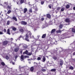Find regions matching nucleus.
Here are the masks:
<instances>
[{
	"label": "nucleus",
	"instance_id": "1",
	"mask_svg": "<svg viewBox=\"0 0 75 75\" xmlns=\"http://www.w3.org/2000/svg\"><path fill=\"white\" fill-rule=\"evenodd\" d=\"M31 35V33L30 31L28 32L27 34H26L25 36H24L23 37L21 35L18 38L19 39H20L21 38H23V40H26L27 41H28V42H30V40L29 39H28V38H29V37H30V38H32L33 37Z\"/></svg>",
	"mask_w": 75,
	"mask_h": 75
},
{
	"label": "nucleus",
	"instance_id": "2",
	"mask_svg": "<svg viewBox=\"0 0 75 75\" xmlns=\"http://www.w3.org/2000/svg\"><path fill=\"white\" fill-rule=\"evenodd\" d=\"M4 8H7V9H9V10H11V5L9 6V5H8L7 7L6 5L4 6Z\"/></svg>",
	"mask_w": 75,
	"mask_h": 75
},
{
	"label": "nucleus",
	"instance_id": "3",
	"mask_svg": "<svg viewBox=\"0 0 75 75\" xmlns=\"http://www.w3.org/2000/svg\"><path fill=\"white\" fill-rule=\"evenodd\" d=\"M8 41L5 40L3 42L2 44L4 46H6L8 44Z\"/></svg>",
	"mask_w": 75,
	"mask_h": 75
},
{
	"label": "nucleus",
	"instance_id": "4",
	"mask_svg": "<svg viewBox=\"0 0 75 75\" xmlns=\"http://www.w3.org/2000/svg\"><path fill=\"white\" fill-rule=\"evenodd\" d=\"M65 21L66 23H69L71 22V21L70 19L69 18H66L65 20Z\"/></svg>",
	"mask_w": 75,
	"mask_h": 75
},
{
	"label": "nucleus",
	"instance_id": "5",
	"mask_svg": "<svg viewBox=\"0 0 75 75\" xmlns=\"http://www.w3.org/2000/svg\"><path fill=\"white\" fill-rule=\"evenodd\" d=\"M21 24L22 25H27V23L25 21H22L21 22Z\"/></svg>",
	"mask_w": 75,
	"mask_h": 75
},
{
	"label": "nucleus",
	"instance_id": "6",
	"mask_svg": "<svg viewBox=\"0 0 75 75\" xmlns=\"http://www.w3.org/2000/svg\"><path fill=\"white\" fill-rule=\"evenodd\" d=\"M46 17L47 18H49L50 19L51 18V15L50 14H47L46 15Z\"/></svg>",
	"mask_w": 75,
	"mask_h": 75
},
{
	"label": "nucleus",
	"instance_id": "7",
	"mask_svg": "<svg viewBox=\"0 0 75 75\" xmlns=\"http://www.w3.org/2000/svg\"><path fill=\"white\" fill-rule=\"evenodd\" d=\"M11 20H15L16 21H17V18L13 16L12 17V18H11Z\"/></svg>",
	"mask_w": 75,
	"mask_h": 75
},
{
	"label": "nucleus",
	"instance_id": "8",
	"mask_svg": "<svg viewBox=\"0 0 75 75\" xmlns=\"http://www.w3.org/2000/svg\"><path fill=\"white\" fill-rule=\"evenodd\" d=\"M19 31L20 32L22 33H23L24 32V30L23 28H21L19 29Z\"/></svg>",
	"mask_w": 75,
	"mask_h": 75
},
{
	"label": "nucleus",
	"instance_id": "9",
	"mask_svg": "<svg viewBox=\"0 0 75 75\" xmlns=\"http://www.w3.org/2000/svg\"><path fill=\"white\" fill-rule=\"evenodd\" d=\"M12 30L13 31H16V30H17V28H15L14 26H12Z\"/></svg>",
	"mask_w": 75,
	"mask_h": 75
},
{
	"label": "nucleus",
	"instance_id": "10",
	"mask_svg": "<svg viewBox=\"0 0 75 75\" xmlns=\"http://www.w3.org/2000/svg\"><path fill=\"white\" fill-rule=\"evenodd\" d=\"M19 50V49H18V48L16 47L15 48L14 51L15 52H18V51Z\"/></svg>",
	"mask_w": 75,
	"mask_h": 75
},
{
	"label": "nucleus",
	"instance_id": "11",
	"mask_svg": "<svg viewBox=\"0 0 75 75\" xmlns=\"http://www.w3.org/2000/svg\"><path fill=\"white\" fill-rule=\"evenodd\" d=\"M56 31V29H52L51 31V33H54Z\"/></svg>",
	"mask_w": 75,
	"mask_h": 75
},
{
	"label": "nucleus",
	"instance_id": "12",
	"mask_svg": "<svg viewBox=\"0 0 75 75\" xmlns=\"http://www.w3.org/2000/svg\"><path fill=\"white\" fill-rule=\"evenodd\" d=\"M46 37V34H44L42 36V38H45Z\"/></svg>",
	"mask_w": 75,
	"mask_h": 75
},
{
	"label": "nucleus",
	"instance_id": "13",
	"mask_svg": "<svg viewBox=\"0 0 75 75\" xmlns=\"http://www.w3.org/2000/svg\"><path fill=\"white\" fill-rule=\"evenodd\" d=\"M70 7V6L69 4H67L66 6V8L67 9L69 8Z\"/></svg>",
	"mask_w": 75,
	"mask_h": 75
},
{
	"label": "nucleus",
	"instance_id": "14",
	"mask_svg": "<svg viewBox=\"0 0 75 75\" xmlns=\"http://www.w3.org/2000/svg\"><path fill=\"white\" fill-rule=\"evenodd\" d=\"M24 10L23 11L24 13H26V12L27 11V8H25L24 9Z\"/></svg>",
	"mask_w": 75,
	"mask_h": 75
},
{
	"label": "nucleus",
	"instance_id": "15",
	"mask_svg": "<svg viewBox=\"0 0 75 75\" xmlns=\"http://www.w3.org/2000/svg\"><path fill=\"white\" fill-rule=\"evenodd\" d=\"M28 53V50H26L25 51V52H23V54H26V55H27Z\"/></svg>",
	"mask_w": 75,
	"mask_h": 75
},
{
	"label": "nucleus",
	"instance_id": "16",
	"mask_svg": "<svg viewBox=\"0 0 75 75\" xmlns=\"http://www.w3.org/2000/svg\"><path fill=\"white\" fill-rule=\"evenodd\" d=\"M7 33L9 35H10V29H8L7 30Z\"/></svg>",
	"mask_w": 75,
	"mask_h": 75
},
{
	"label": "nucleus",
	"instance_id": "17",
	"mask_svg": "<svg viewBox=\"0 0 75 75\" xmlns=\"http://www.w3.org/2000/svg\"><path fill=\"white\" fill-rule=\"evenodd\" d=\"M50 71L51 72H55L56 71V69H52L50 70Z\"/></svg>",
	"mask_w": 75,
	"mask_h": 75
},
{
	"label": "nucleus",
	"instance_id": "18",
	"mask_svg": "<svg viewBox=\"0 0 75 75\" xmlns=\"http://www.w3.org/2000/svg\"><path fill=\"white\" fill-rule=\"evenodd\" d=\"M52 58L54 59V61H56L57 59V57L55 56L53 57Z\"/></svg>",
	"mask_w": 75,
	"mask_h": 75
},
{
	"label": "nucleus",
	"instance_id": "19",
	"mask_svg": "<svg viewBox=\"0 0 75 75\" xmlns=\"http://www.w3.org/2000/svg\"><path fill=\"white\" fill-rule=\"evenodd\" d=\"M20 1L21 4H23L24 2V0H20Z\"/></svg>",
	"mask_w": 75,
	"mask_h": 75
},
{
	"label": "nucleus",
	"instance_id": "20",
	"mask_svg": "<svg viewBox=\"0 0 75 75\" xmlns=\"http://www.w3.org/2000/svg\"><path fill=\"white\" fill-rule=\"evenodd\" d=\"M63 26V25L62 24H60L59 26V28L60 29H61L62 28V27Z\"/></svg>",
	"mask_w": 75,
	"mask_h": 75
},
{
	"label": "nucleus",
	"instance_id": "21",
	"mask_svg": "<svg viewBox=\"0 0 75 75\" xmlns=\"http://www.w3.org/2000/svg\"><path fill=\"white\" fill-rule=\"evenodd\" d=\"M30 70L31 71V72L33 71H34V67H31V68H30Z\"/></svg>",
	"mask_w": 75,
	"mask_h": 75
},
{
	"label": "nucleus",
	"instance_id": "22",
	"mask_svg": "<svg viewBox=\"0 0 75 75\" xmlns=\"http://www.w3.org/2000/svg\"><path fill=\"white\" fill-rule=\"evenodd\" d=\"M21 59H22V61H23V60H24V56H23V55H21Z\"/></svg>",
	"mask_w": 75,
	"mask_h": 75
},
{
	"label": "nucleus",
	"instance_id": "23",
	"mask_svg": "<svg viewBox=\"0 0 75 75\" xmlns=\"http://www.w3.org/2000/svg\"><path fill=\"white\" fill-rule=\"evenodd\" d=\"M42 59L43 60V62H45V60H46V59L45 58V57H43Z\"/></svg>",
	"mask_w": 75,
	"mask_h": 75
},
{
	"label": "nucleus",
	"instance_id": "24",
	"mask_svg": "<svg viewBox=\"0 0 75 75\" xmlns=\"http://www.w3.org/2000/svg\"><path fill=\"white\" fill-rule=\"evenodd\" d=\"M73 33H75V29L74 28H73L71 29Z\"/></svg>",
	"mask_w": 75,
	"mask_h": 75
},
{
	"label": "nucleus",
	"instance_id": "25",
	"mask_svg": "<svg viewBox=\"0 0 75 75\" xmlns=\"http://www.w3.org/2000/svg\"><path fill=\"white\" fill-rule=\"evenodd\" d=\"M74 69V67H73L72 66H71L69 68V69H72V70H73Z\"/></svg>",
	"mask_w": 75,
	"mask_h": 75
},
{
	"label": "nucleus",
	"instance_id": "26",
	"mask_svg": "<svg viewBox=\"0 0 75 75\" xmlns=\"http://www.w3.org/2000/svg\"><path fill=\"white\" fill-rule=\"evenodd\" d=\"M64 10H65V8L63 7L61 8V11H64Z\"/></svg>",
	"mask_w": 75,
	"mask_h": 75
},
{
	"label": "nucleus",
	"instance_id": "27",
	"mask_svg": "<svg viewBox=\"0 0 75 75\" xmlns=\"http://www.w3.org/2000/svg\"><path fill=\"white\" fill-rule=\"evenodd\" d=\"M10 21L8 20L7 21V23H6V24L7 25H9L10 24Z\"/></svg>",
	"mask_w": 75,
	"mask_h": 75
},
{
	"label": "nucleus",
	"instance_id": "28",
	"mask_svg": "<svg viewBox=\"0 0 75 75\" xmlns=\"http://www.w3.org/2000/svg\"><path fill=\"white\" fill-rule=\"evenodd\" d=\"M61 32H62V31H61V30H57V31H56V32H57V33H61Z\"/></svg>",
	"mask_w": 75,
	"mask_h": 75
},
{
	"label": "nucleus",
	"instance_id": "29",
	"mask_svg": "<svg viewBox=\"0 0 75 75\" xmlns=\"http://www.w3.org/2000/svg\"><path fill=\"white\" fill-rule=\"evenodd\" d=\"M11 10H9L7 12V13L9 14H10V13H11Z\"/></svg>",
	"mask_w": 75,
	"mask_h": 75
},
{
	"label": "nucleus",
	"instance_id": "30",
	"mask_svg": "<svg viewBox=\"0 0 75 75\" xmlns=\"http://www.w3.org/2000/svg\"><path fill=\"white\" fill-rule=\"evenodd\" d=\"M31 54H32V53H31V52H28V54H27V55H29V56H30V55H31Z\"/></svg>",
	"mask_w": 75,
	"mask_h": 75
},
{
	"label": "nucleus",
	"instance_id": "31",
	"mask_svg": "<svg viewBox=\"0 0 75 75\" xmlns=\"http://www.w3.org/2000/svg\"><path fill=\"white\" fill-rule=\"evenodd\" d=\"M1 64L2 65H3V66H4V65H5V63H4V62H1Z\"/></svg>",
	"mask_w": 75,
	"mask_h": 75
},
{
	"label": "nucleus",
	"instance_id": "32",
	"mask_svg": "<svg viewBox=\"0 0 75 75\" xmlns=\"http://www.w3.org/2000/svg\"><path fill=\"white\" fill-rule=\"evenodd\" d=\"M6 59L8 60V59H9V57L8 56L6 55Z\"/></svg>",
	"mask_w": 75,
	"mask_h": 75
},
{
	"label": "nucleus",
	"instance_id": "33",
	"mask_svg": "<svg viewBox=\"0 0 75 75\" xmlns=\"http://www.w3.org/2000/svg\"><path fill=\"white\" fill-rule=\"evenodd\" d=\"M4 4H6V6H7L8 5V2H4Z\"/></svg>",
	"mask_w": 75,
	"mask_h": 75
},
{
	"label": "nucleus",
	"instance_id": "34",
	"mask_svg": "<svg viewBox=\"0 0 75 75\" xmlns=\"http://www.w3.org/2000/svg\"><path fill=\"white\" fill-rule=\"evenodd\" d=\"M29 12H30V13H32L33 12L32 8H30L29 9Z\"/></svg>",
	"mask_w": 75,
	"mask_h": 75
},
{
	"label": "nucleus",
	"instance_id": "35",
	"mask_svg": "<svg viewBox=\"0 0 75 75\" xmlns=\"http://www.w3.org/2000/svg\"><path fill=\"white\" fill-rule=\"evenodd\" d=\"M40 3L42 5V4H44V1H41Z\"/></svg>",
	"mask_w": 75,
	"mask_h": 75
},
{
	"label": "nucleus",
	"instance_id": "36",
	"mask_svg": "<svg viewBox=\"0 0 75 75\" xmlns=\"http://www.w3.org/2000/svg\"><path fill=\"white\" fill-rule=\"evenodd\" d=\"M59 9H60V7H58V8H57V11H58V10H59Z\"/></svg>",
	"mask_w": 75,
	"mask_h": 75
},
{
	"label": "nucleus",
	"instance_id": "37",
	"mask_svg": "<svg viewBox=\"0 0 75 75\" xmlns=\"http://www.w3.org/2000/svg\"><path fill=\"white\" fill-rule=\"evenodd\" d=\"M38 60H40L41 59V57H39L37 58Z\"/></svg>",
	"mask_w": 75,
	"mask_h": 75
},
{
	"label": "nucleus",
	"instance_id": "38",
	"mask_svg": "<svg viewBox=\"0 0 75 75\" xmlns=\"http://www.w3.org/2000/svg\"><path fill=\"white\" fill-rule=\"evenodd\" d=\"M44 18H41V20L42 21H44Z\"/></svg>",
	"mask_w": 75,
	"mask_h": 75
},
{
	"label": "nucleus",
	"instance_id": "39",
	"mask_svg": "<svg viewBox=\"0 0 75 75\" xmlns=\"http://www.w3.org/2000/svg\"><path fill=\"white\" fill-rule=\"evenodd\" d=\"M4 33H3V32L1 31H0V35H1L2 34H3Z\"/></svg>",
	"mask_w": 75,
	"mask_h": 75
},
{
	"label": "nucleus",
	"instance_id": "40",
	"mask_svg": "<svg viewBox=\"0 0 75 75\" xmlns=\"http://www.w3.org/2000/svg\"><path fill=\"white\" fill-rule=\"evenodd\" d=\"M4 33H6V29H4Z\"/></svg>",
	"mask_w": 75,
	"mask_h": 75
},
{
	"label": "nucleus",
	"instance_id": "41",
	"mask_svg": "<svg viewBox=\"0 0 75 75\" xmlns=\"http://www.w3.org/2000/svg\"><path fill=\"white\" fill-rule=\"evenodd\" d=\"M17 58H18V56L17 55L15 57V59H17Z\"/></svg>",
	"mask_w": 75,
	"mask_h": 75
},
{
	"label": "nucleus",
	"instance_id": "42",
	"mask_svg": "<svg viewBox=\"0 0 75 75\" xmlns=\"http://www.w3.org/2000/svg\"><path fill=\"white\" fill-rule=\"evenodd\" d=\"M42 71L43 72H45V71H46V70H45V69H43L42 70Z\"/></svg>",
	"mask_w": 75,
	"mask_h": 75
},
{
	"label": "nucleus",
	"instance_id": "43",
	"mask_svg": "<svg viewBox=\"0 0 75 75\" xmlns=\"http://www.w3.org/2000/svg\"><path fill=\"white\" fill-rule=\"evenodd\" d=\"M20 53H21V54H23V51L21 50L20 51Z\"/></svg>",
	"mask_w": 75,
	"mask_h": 75
},
{
	"label": "nucleus",
	"instance_id": "44",
	"mask_svg": "<svg viewBox=\"0 0 75 75\" xmlns=\"http://www.w3.org/2000/svg\"><path fill=\"white\" fill-rule=\"evenodd\" d=\"M49 7L50 8H51V6L50 5L49 6Z\"/></svg>",
	"mask_w": 75,
	"mask_h": 75
},
{
	"label": "nucleus",
	"instance_id": "45",
	"mask_svg": "<svg viewBox=\"0 0 75 75\" xmlns=\"http://www.w3.org/2000/svg\"><path fill=\"white\" fill-rule=\"evenodd\" d=\"M13 65H15V63L14 62H12V63Z\"/></svg>",
	"mask_w": 75,
	"mask_h": 75
},
{
	"label": "nucleus",
	"instance_id": "46",
	"mask_svg": "<svg viewBox=\"0 0 75 75\" xmlns=\"http://www.w3.org/2000/svg\"><path fill=\"white\" fill-rule=\"evenodd\" d=\"M60 65H61V66H62V65H63V64H62V63H60Z\"/></svg>",
	"mask_w": 75,
	"mask_h": 75
},
{
	"label": "nucleus",
	"instance_id": "47",
	"mask_svg": "<svg viewBox=\"0 0 75 75\" xmlns=\"http://www.w3.org/2000/svg\"><path fill=\"white\" fill-rule=\"evenodd\" d=\"M73 55H75V52H74L73 54Z\"/></svg>",
	"mask_w": 75,
	"mask_h": 75
},
{
	"label": "nucleus",
	"instance_id": "48",
	"mask_svg": "<svg viewBox=\"0 0 75 75\" xmlns=\"http://www.w3.org/2000/svg\"><path fill=\"white\" fill-rule=\"evenodd\" d=\"M40 37V35H38V38H39V37Z\"/></svg>",
	"mask_w": 75,
	"mask_h": 75
},
{
	"label": "nucleus",
	"instance_id": "49",
	"mask_svg": "<svg viewBox=\"0 0 75 75\" xmlns=\"http://www.w3.org/2000/svg\"><path fill=\"white\" fill-rule=\"evenodd\" d=\"M61 38L62 40H64V38H62V37H61Z\"/></svg>",
	"mask_w": 75,
	"mask_h": 75
},
{
	"label": "nucleus",
	"instance_id": "50",
	"mask_svg": "<svg viewBox=\"0 0 75 75\" xmlns=\"http://www.w3.org/2000/svg\"><path fill=\"white\" fill-rule=\"evenodd\" d=\"M13 63V62L12 61V60L10 62V63L11 64V63Z\"/></svg>",
	"mask_w": 75,
	"mask_h": 75
},
{
	"label": "nucleus",
	"instance_id": "51",
	"mask_svg": "<svg viewBox=\"0 0 75 75\" xmlns=\"http://www.w3.org/2000/svg\"><path fill=\"white\" fill-rule=\"evenodd\" d=\"M73 10H75V7H73Z\"/></svg>",
	"mask_w": 75,
	"mask_h": 75
},
{
	"label": "nucleus",
	"instance_id": "52",
	"mask_svg": "<svg viewBox=\"0 0 75 75\" xmlns=\"http://www.w3.org/2000/svg\"><path fill=\"white\" fill-rule=\"evenodd\" d=\"M60 62V63L63 62V61L62 60Z\"/></svg>",
	"mask_w": 75,
	"mask_h": 75
},
{
	"label": "nucleus",
	"instance_id": "53",
	"mask_svg": "<svg viewBox=\"0 0 75 75\" xmlns=\"http://www.w3.org/2000/svg\"><path fill=\"white\" fill-rule=\"evenodd\" d=\"M35 11H38L37 9H35Z\"/></svg>",
	"mask_w": 75,
	"mask_h": 75
},
{
	"label": "nucleus",
	"instance_id": "54",
	"mask_svg": "<svg viewBox=\"0 0 75 75\" xmlns=\"http://www.w3.org/2000/svg\"><path fill=\"white\" fill-rule=\"evenodd\" d=\"M60 64H63V62L60 63Z\"/></svg>",
	"mask_w": 75,
	"mask_h": 75
},
{
	"label": "nucleus",
	"instance_id": "55",
	"mask_svg": "<svg viewBox=\"0 0 75 75\" xmlns=\"http://www.w3.org/2000/svg\"><path fill=\"white\" fill-rule=\"evenodd\" d=\"M7 19L9 18V16H8V18H7Z\"/></svg>",
	"mask_w": 75,
	"mask_h": 75
},
{
	"label": "nucleus",
	"instance_id": "56",
	"mask_svg": "<svg viewBox=\"0 0 75 75\" xmlns=\"http://www.w3.org/2000/svg\"><path fill=\"white\" fill-rule=\"evenodd\" d=\"M11 40H13V39L12 38H11Z\"/></svg>",
	"mask_w": 75,
	"mask_h": 75
},
{
	"label": "nucleus",
	"instance_id": "57",
	"mask_svg": "<svg viewBox=\"0 0 75 75\" xmlns=\"http://www.w3.org/2000/svg\"><path fill=\"white\" fill-rule=\"evenodd\" d=\"M64 29H63V30H61V31H62H62H64Z\"/></svg>",
	"mask_w": 75,
	"mask_h": 75
},
{
	"label": "nucleus",
	"instance_id": "58",
	"mask_svg": "<svg viewBox=\"0 0 75 75\" xmlns=\"http://www.w3.org/2000/svg\"><path fill=\"white\" fill-rule=\"evenodd\" d=\"M2 16H3V15L2 14Z\"/></svg>",
	"mask_w": 75,
	"mask_h": 75
},
{
	"label": "nucleus",
	"instance_id": "59",
	"mask_svg": "<svg viewBox=\"0 0 75 75\" xmlns=\"http://www.w3.org/2000/svg\"><path fill=\"white\" fill-rule=\"evenodd\" d=\"M29 61H30V59H29Z\"/></svg>",
	"mask_w": 75,
	"mask_h": 75
},
{
	"label": "nucleus",
	"instance_id": "60",
	"mask_svg": "<svg viewBox=\"0 0 75 75\" xmlns=\"http://www.w3.org/2000/svg\"><path fill=\"white\" fill-rule=\"evenodd\" d=\"M56 49H57V50H58V49H57V48H56Z\"/></svg>",
	"mask_w": 75,
	"mask_h": 75
},
{
	"label": "nucleus",
	"instance_id": "61",
	"mask_svg": "<svg viewBox=\"0 0 75 75\" xmlns=\"http://www.w3.org/2000/svg\"><path fill=\"white\" fill-rule=\"evenodd\" d=\"M9 18H10V17H9Z\"/></svg>",
	"mask_w": 75,
	"mask_h": 75
},
{
	"label": "nucleus",
	"instance_id": "62",
	"mask_svg": "<svg viewBox=\"0 0 75 75\" xmlns=\"http://www.w3.org/2000/svg\"><path fill=\"white\" fill-rule=\"evenodd\" d=\"M74 27H75V26H74Z\"/></svg>",
	"mask_w": 75,
	"mask_h": 75
},
{
	"label": "nucleus",
	"instance_id": "63",
	"mask_svg": "<svg viewBox=\"0 0 75 75\" xmlns=\"http://www.w3.org/2000/svg\"><path fill=\"white\" fill-rule=\"evenodd\" d=\"M25 57H26V56H25Z\"/></svg>",
	"mask_w": 75,
	"mask_h": 75
},
{
	"label": "nucleus",
	"instance_id": "64",
	"mask_svg": "<svg viewBox=\"0 0 75 75\" xmlns=\"http://www.w3.org/2000/svg\"><path fill=\"white\" fill-rule=\"evenodd\" d=\"M9 61H10V60H9Z\"/></svg>",
	"mask_w": 75,
	"mask_h": 75
}]
</instances>
